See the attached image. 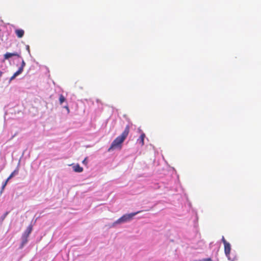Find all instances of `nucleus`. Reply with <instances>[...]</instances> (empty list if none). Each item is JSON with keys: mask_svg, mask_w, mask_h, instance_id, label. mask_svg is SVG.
I'll return each instance as SVG.
<instances>
[{"mask_svg": "<svg viewBox=\"0 0 261 261\" xmlns=\"http://www.w3.org/2000/svg\"><path fill=\"white\" fill-rule=\"evenodd\" d=\"M8 182V181H7V179L4 182V184L2 185V190H3L5 189V188Z\"/></svg>", "mask_w": 261, "mask_h": 261, "instance_id": "13", "label": "nucleus"}, {"mask_svg": "<svg viewBox=\"0 0 261 261\" xmlns=\"http://www.w3.org/2000/svg\"><path fill=\"white\" fill-rule=\"evenodd\" d=\"M65 108H66V110H67L68 113H69V109L68 107V106H66V107H65Z\"/></svg>", "mask_w": 261, "mask_h": 261, "instance_id": "18", "label": "nucleus"}, {"mask_svg": "<svg viewBox=\"0 0 261 261\" xmlns=\"http://www.w3.org/2000/svg\"><path fill=\"white\" fill-rule=\"evenodd\" d=\"M15 33L18 38H21L24 35V31L22 29H17L15 30Z\"/></svg>", "mask_w": 261, "mask_h": 261, "instance_id": "7", "label": "nucleus"}, {"mask_svg": "<svg viewBox=\"0 0 261 261\" xmlns=\"http://www.w3.org/2000/svg\"><path fill=\"white\" fill-rule=\"evenodd\" d=\"M24 67L20 66L18 70L15 72L17 74L19 75L20 73H21L23 70Z\"/></svg>", "mask_w": 261, "mask_h": 261, "instance_id": "12", "label": "nucleus"}, {"mask_svg": "<svg viewBox=\"0 0 261 261\" xmlns=\"http://www.w3.org/2000/svg\"><path fill=\"white\" fill-rule=\"evenodd\" d=\"M145 138V134L143 133L141 134L139 138L137 140V142L141 145L143 146L144 144V138Z\"/></svg>", "mask_w": 261, "mask_h": 261, "instance_id": "5", "label": "nucleus"}, {"mask_svg": "<svg viewBox=\"0 0 261 261\" xmlns=\"http://www.w3.org/2000/svg\"><path fill=\"white\" fill-rule=\"evenodd\" d=\"M142 211H138L135 213H133L129 214H125L123 215L121 218H120L119 219L117 220L116 221L117 223H122L126 222L128 221H130L134 216L136 215L137 214L141 213Z\"/></svg>", "mask_w": 261, "mask_h": 261, "instance_id": "2", "label": "nucleus"}, {"mask_svg": "<svg viewBox=\"0 0 261 261\" xmlns=\"http://www.w3.org/2000/svg\"><path fill=\"white\" fill-rule=\"evenodd\" d=\"M8 212H6L5 214V215H4V218L8 214Z\"/></svg>", "mask_w": 261, "mask_h": 261, "instance_id": "19", "label": "nucleus"}, {"mask_svg": "<svg viewBox=\"0 0 261 261\" xmlns=\"http://www.w3.org/2000/svg\"><path fill=\"white\" fill-rule=\"evenodd\" d=\"M74 171L76 172H81L83 170V168L79 165L77 164L73 167Z\"/></svg>", "mask_w": 261, "mask_h": 261, "instance_id": "8", "label": "nucleus"}, {"mask_svg": "<svg viewBox=\"0 0 261 261\" xmlns=\"http://www.w3.org/2000/svg\"><path fill=\"white\" fill-rule=\"evenodd\" d=\"M212 258L209 257V258H207L202 259L200 260L199 261H212Z\"/></svg>", "mask_w": 261, "mask_h": 261, "instance_id": "15", "label": "nucleus"}, {"mask_svg": "<svg viewBox=\"0 0 261 261\" xmlns=\"http://www.w3.org/2000/svg\"><path fill=\"white\" fill-rule=\"evenodd\" d=\"M222 241L223 242L224 245L225 244H226L227 243H228L226 241V240L225 239L224 237H222Z\"/></svg>", "mask_w": 261, "mask_h": 261, "instance_id": "16", "label": "nucleus"}, {"mask_svg": "<svg viewBox=\"0 0 261 261\" xmlns=\"http://www.w3.org/2000/svg\"><path fill=\"white\" fill-rule=\"evenodd\" d=\"M86 159L83 161V163L85 162Z\"/></svg>", "mask_w": 261, "mask_h": 261, "instance_id": "20", "label": "nucleus"}, {"mask_svg": "<svg viewBox=\"0 0 261 261\" xmlns=\"http://www.w3.org/2000/svg\"><path fill=\"white\" fill-rule=\"evenodd\" d=\"M65 100L66 99H65V98L64 97V96L62 94H61L60 95V97H59V102H60V105H62L63 103V102L65 101Z\"/></svg>", "mask_w": 261, "mask_h": 261, "instance_id": "11", "label": "nucleus"}, {"mask_svg": "<svg viewBox=\"0 0 261 261\" xmlns=\"http://www.w3.org/2000/svg\"><path fill=\"white\" fill-rule=\"evenodd\" d=\"M18 75L16 74V72H15L14 73V74L10 78V80L12 81L13 80V79H14L17 76H18Z\"/></svg>", "mask_w": 261, "mask_h": 261, "instance_id": "14", "label": "nucleus"}, {"mask_svg": "<svg viewBox=\"0 0 261 261\" xmlns=\"http://www.w3.org/2000/svg\"><path fill=\"white\" fill-rule=\"evenodd\" d=\"M25 65V63L24 62V60H22V62H21V65L20 66L24 67Z\"/></svg>", "mask_w": 261, "mask_h": 261, "instance_id": "17", "label": "nucleus"}, {"mask_svg": "<svg viewBox=\"0 0 261 261\" xmlns=\"http://www.w3.org/2000/svg\"><path fill=\"white\" fill-rule=\"evenodd\" d=\"M13 56H17L18 57H19L20 55L18 53L16 52L13 53H7L4 55V58L5 59H8Z\"/></svg>", "mask_w": 261, "mask_h": 261, "instance_id": "4", "label": "nucleus"}, {"mask_svg": "<svg viewBox=\"0 0 261 261\" xmlns=\"http://www.w3.org/2000/svg\"><path fill=\"white\" fill-rule=\"evenodd\" d=\"M130 126L127 125L121 134L116 137L112 142L111 146L108 149V151H110L115 149H121L122 143L128 136Z\"/></svg>", "mask_w": 261, "mask_h": 261, "instance_id": "1", "label": "nucleus"}, {"mask_svg": "<svg viewBox=\"0 0 261 261\" xmlns=\"http://www.w3.org/2000/svg\"><path fill=\"white\" fill-rule=\"evenodd\" d=\"M28 237L22 236V244H21V247H23V246L25 244L28 242Z\"/></svg>", "mask_w": 261, "mask_h": 261, "instance_id": "10", "label": "nucleus"}, {"mask_svg": "<svg viewBox=\"0 0 261 261\" xmlns=\"http://www.w3.org/2000/svg\"><path fill=\"white\" fill-rule=\"evenodd\" d=\"M32 230H33V226H32V225H29L27 227L26 230L25 231L24 233L22 234V236L29 237V236L30 234V233H31Z\"/></svg>", "mask_w": 261, "mask_h": 261, "instance_id": "6", "label": "nucleus"}, {"mask_svg": "<svg viewBox=\"0 0 261 261\" xmlns=\"http://www.w3.org/2000/svg\"><path fill=\"white\" fill-rule=\"evenodd\" d=\"M224 251L226 256L228 257L229 259H230V252L231 250L230 245L228 243L224 245Z\"/></svg>", "mask_w": 261, "mask_h": 261, "instance_id": "3", "label": "nucleus"}, {"mask_svg": "<svg viewBox=\"0 0 261 261\" xmlns=\"http://www.w3.org/2000/svg\"><path fill=\"white\" fill-rule=\"evenodd\" d=\"M18 172V170H15L8 177L7 181H9L10 179H11L15 175L17 174Z\"/></svg>", "mask_w": 261, "mask_h": 261, "instance_id": "9", "label": "nucleus"}]
</instances>
